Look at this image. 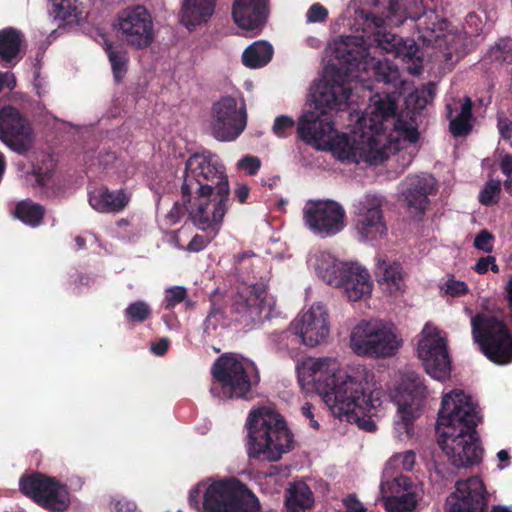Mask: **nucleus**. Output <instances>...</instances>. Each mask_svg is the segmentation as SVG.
<instances>
[{"label": "nucleus", "mask_w": 512, "mask_h": 512, "mask_svg": "<svg viewBox=\"0 0 512 512\" xmlns=\"http://www.w3.org/2000/svg\"><path fill=\"white\" fill-rule=\"evenodd\" d=\"M407 18L421 21L419 25L433 33L442 30L445 24L434 11L412 14L397 0H390L385 20L360 11L355 18V32L362 34L340 36L330 43L335 62L325 67L321 79L312 86L310 108L298 119L297 132L302 141L317 150L330 151L347 164L377 165L395 152L409 148L406 165L411 162L419 132L411 111L397 113L400 93L372 95L351 134L336 131L333 114L348 104L350 81L364 83L374 77L395 88L403 83L398 67L387 59L370 56L369 48L374 43L376 48L403 61L419 59V48L413 39L387 32L384 25L398 26Z\"/></svg>", "instance_id": "nucleus-1"}, {"label": "nucleus", "mask_w": 512, "mask_h": 512, "mask_svg": "<svg viewBox=\"0 0 512 512\" xmlns=\"http://www.w3.org/2000/svg\"><path fill=\"white\" fill-rule=\"evenodd\" d=\"M297 371L299 381L312 385L333 415L352 410L355 407L353 396L361 392V385L372 384L374 375L362 365L344 370L332 357L307 358Z\"/></svg>", "instance_id": "nucleus-2"}, {"label": "nucleus", "mask_w": 512, "mask_h": 512, "mask_svg": "<svg viewBox=\"0 0 512 512\" xmlns=\"http://www.w3.org/2000/svg\"><path fill=\"white\" fill-rule=\"evenodd\" d=\"M247 453L250 458L278 461L293 445L283 418L270 406L252 410L246 420Z\"/></svg>", "instance_id": "nucleus-3"}, {"label": "nucleus", "mask_w": 512, "mask_h": 512, "mask_svg": "<svg viewBox=\"0 0 512 512\" xmlns=\"http://www.w3.org/2000/svg\"><path fill=\"white\" fill-rule=\"evenodd\" d=\"M189 502L202 512H260L256 496L236 478L198 483L190 491Z\"/></svg>", "instance_id": "nucleus-4"}, {"label": "nucleus", "mask_w": 512, "mask_h": 512, "mask_svg": "<svg viewBox=\"0 0 512 512\" xmlns=\"http://www.w3.org/2000/svg\"><path fill=\"white\" fill-rule=\"evenodd\" d=\"M402 344L397 327L379 318L361 319L349 333V348L359 357L390 358L397 354Z\"/></svg>", "instance_id": "nucleus-5"}, {"label": "nucleus", "mask_w": 512, "mask_h": 512, "mask_svg": "<svg viewBox=\"0 0 512 512\" xmlns=\"http://www.w3.org/2000/svg\"><path fill=\"white\" fill-rule=\"evenodd\" d=\"M211 394L218 399L245 398L260 377L253 361L238 354H225L212 366Z\"/></svg>", "instance_id": "nucleus-6"}, {"label": "nucleus", "mask_w": 512, "mask_h": 512, "mask_svg": "<svg viewBox=\"0 0 512 512\" xmlns=\"http://www.w3.org/2000/svg\"><path fill=\"white\" fill-rule=\"evenodd\" d=\"M426 388L418 374L406 371L401 374L400 382L395 388L392 399L397 406L393 424V436L403 442L414 435V421L422 413Z\"/></svg>", "instance_id": "nucleus-7"}, {"label": "nucleus", "mask_w": 512, "mask_h": 512, "mask_svg": "<svg viewBox=\"0 0 512 512\" xmlns=\"http://www.w3.org/2000/svg\"><path fill=\"white\" fill-rule=\"evenodd\" d=\"M330 330V317L326 305L315 302L298 314L290 323L288 330L273 333L271 339L279 349L284 350L289 347L290 336L295 335L301 344L313 348L328 340Z\"/></svg>", "instance_id": "nucleus-8"}, {"label": "nucleus", "mask_w": 512, "mask_h": 512, "mask_svg": "<svg viewBox=\"0 0 512 512\" xmlns=\"http://www.w3.org/2000/svg\"><path fill=\"white\" fill-rule=\"evenodd\" d=\"M182 204L192 223L217 235L230 204V185L182 195Z\"/></svg>", "instance_id": "nucleus-9"}, {"label": "nucleus", "mask_w": 512, "mask_h": 512, "mask_svg": "<svg viewBox=\"0 0 512 512\" xmlns=\"http://www.w3.org/2000/svg\"><path fill=\"white\" fill-rule=\"evenodd\" d=\"M246 126V103L239 93L222 95L213 102L208 129L216 140L234 141L242 134Z\"/></svg>", "instance_id": "nucleus-10"}, {"label": "nucleus", "mask_w": 512, "mask_h": 512, "mask_svg": "<svg viewBox=\"0 0 512 512\" xmlns=\"http://www.w3.org/2000/svg\"><path fill=\"white\" fill-rule=\"evenodd\" d=\"M481 421L477 402L460 389H454L442 396L438 412L437 434L467 431L476 428Z\"/></svg>", "instance_id": "nucleus-11"}, {"label": "nucleus", "mask_w": 512, "mask_h": 512, "mask_svg": "<svg viewBox=\"0 0 512 512\" xmlns=\"http://www.w3.org/2000/svg\"><path fill=\"white\" fill-rule=\"evenodd\" d=\"M471 326L474 340L488 359L499 365L512 362V334L502 321L477 314L471 318Z\"/></svg>", "instance_id": "nucleus-12"}, {"label": "nucleus", "mask_w": 512, "mask_h": 512, "mask_svg": "<svg viewBox=\"0 0 512 512\" xmlns=\"http://www.w3.org/2000/svg\"><path fill=\"white\" fill-rule=\"evenodd\" d=\"M229 185L225 166L219 156L203 151L191 155L186 161L182 195L218 189Z\"/></svg>", "instance_id": "nucleus-13"}, {"label": "nucleus", "mask_w": 512, "mask_h": 512, "mask_svg": "<svg viewBox=\"0 0 512 512\" xmlns=\"http://www.w3.org/2000/svg\"><path fill=\"white\" fill-rule=\"evenodd\" d=\"M417 355L426 372L438 381H445L451 374L447 335L432 323H426L419 334Z\"/></svg>", "instance_id": "nucleus-14"}, {"label": "nucleus", "mask_w": 512, "mask_h": 512, "mask_svg": "<svg viewBox=\"0 0 512 512\" xmlns=\"http://www.w3.org/2000/svg\"><path fill=\"white\" fill-rule=\"evenodd\" d=\"M303 222L317 237H333L346 227V211L334 200H309L303 207Z\"/></svg>", "instance_id": "nucleus-15"}, {"label": "nucleus", "mask_w": 512, "mask_h": 512, "mask_svg": "<svg viewBox=\"0 0 512 512\" xmlns=\"http://www.w3.org/2000/svg\"><path fill=\"white\" fill-rule=\"evenodd\" d=\"M384 197L367 193L352 206L354 225L362 241H375L386 236L388 228L383 213Z\"/></svg>", "instance_id": "nucleus-16"}, {"label": "nucleus", "mask_w": 512, "mask_h": 512, "mask_svg": "<svg viewBox=\"0 0 512 512\" xmlns=\"http://www.w3.org/2000/svg\"><path fill=\"white\" fill-rule=\"evenodd\" d=\"M20 489L50 512H64L71 503L66 485L44 474H33L20 480Z\"/></svg>", "instance_id": "nucleus-17"}, {"label": "nucleus", "mask_w": 512, "mask_h": 512, "mask_svg": "<svg viewBox=\"0 0 512 512\" xmlns=\"http://www.w3.org/2000/svg\"><path fill=\"white\" fill-rule=\"evenodd\" d=\"M114 28L124 42L138 49L148 47L154 38L152 17L141 5L122 10L115 20Z\"/></svg>", "instance_id": "nucleus-18"}, {"label": "nucleus", "mask_w": 512, "mask_h": 512, "mask_svg": "<svg viewBox=\"0 0 512 512\" xmlns=\"http://www.w3.org/2000/svg\"><path fill=\"white\" fill-rule=\"evenodd\" d=\"M275 307V299L269 295L264 283L243 284L234 297L233 312L243 323H251L261 318H270Z\"/></svg>", "instance_id": "nucleus-19"}, {"label": "nucleus", "mask_w": 512, "mask_h": 512, "mask_svg": "<svg viewBox=\"0 0 512 512\" xmlns=\"http://www.w3.org/2000/svg\"><path fill=\"white\" fill-rule=\"evenodd\" d=\"M380 495L387 512H413L423 496L422 486L406 476L383 478Z\"/></svg>", "instance_id": "nucleus-20"}, {"label": "nucleus", "mask_w": 512, "mask_h": 512, "mask_svg": "<svg viewBox=\"0 0 512 512\" xmlns=\"http://www.w3.org/2000/svg\"><path fill=\"white\" fill-rule=\"evenodd\" d=\"M448 434H437L438 443L454 466L466 467L480 461L483 450L476 428Z\"/></svg>", "instance_id": "nucleus-21"}, {"label": "nucleus", "mask_w": 512, "mask_h": 512, "mask_svg": "<svg viewBox=\"0 0 512 512\" xmlns=\"http://www.w3.org/2000/svg\"><path fill=\"white\" fill-rule=\"evenodd\" d=\"M365 386L361 387L358 395L353 396L355 407L352 410L334 416L340 419L345 417L348 422H355L359 428L372 432L376 428L372 417L378 416L382 411L383 389L375 375L372 376V384Z\"/></svg>", "instance_id": "nucleus-22"}, {"label": "nucleus", "mask_w": 512, "mask_h": 512, "mask_svg": "<svg viewBox=\"0 0 512 512\" xmlns=\"http://www.w3.org/2000/svg\"><path fill=\"white\" fill-rule=\"evenodd\" d=\"M0 140L19 154L29 151L34 137L29 122L11 106L0 109Z\"/></svg>", "instance_id": "nucleus-23"}, {"label": "nucleus", "mask_w": 512, "mask_h": 512, "mask_svg": "<svg viewBox=\"0 0 512 512\" xmlns=\"http://www.w3.org/2000/svg\"><path fill=\"white\" fill-rule=\"evenodd\" d=\"M487 503L483 481L472 477L456 483L455 491L447 499L446 512H485Z\"/></svg>", "instance_id": "nucleus-24"}, {"label": "nucleus", "mask_w": 512, "mask_h": 512, "mask_svg": "<svg viewBox=\"0 0 512 512\" xmlns=\"http://www.w3.org/2000/svg\"><path fill=\"white\" fill-rule=\"evenodd\" d=\"M338 289L349 302H363L371 298L374 283L369 270L358 262H351L341 277Z\"/></svg>", "instance_id": "nucleus-25"}, {"label": "nucleus", "mask_w": 512, "mask_h": 512, "mask_svg": "<svg viewBox=\"0 0 512 512\" xmlns=\"http://www.w3.org/2000/svg\"><path fill=\"white\" fill-rule=\"evenodd\" d=\"M435 192L436 181L433 176L429 174L408 176L401 188L407 212L412 217L424 214L429 205L428 196Z\"/></svg>", "instance_id": "nucleus-26"}, {"label": "nucleus", "mask_w": 512, "mask_h": 512, "mask_svg": "<svg viewBox=\"0 0 512 512\" xmlns=\"http://www.w3.org/2000/svg\"><path fill=\"white\" fill-rule=\"evenodd\" d=\"M352 261H344L327 250H315L307 257L308 269L326 285L335 288Z\"/></svg>", "instance_id": "nucleus-27"}, {"label": "nucleus", "mask_w": 512, "mask_h": 512, "mask_svg": "<svg viewBox=\"0 0 512 512\" xmlns=\"http://www.w3.org/2000/svg\"><path fill=\"white\" fill-rule=\"evenodd\" d=\"M374 273L378 286L385 295L399 297L405 293L406 273L397 260L386 256H377Z\"/></svg>", "instance_id": "nucleus-28"}, {"label": "nucleus", "mask_w": 512, "mask_h": 512, "mask_svg": "<svg viewBox=\"0 0 512 512\" xmlns=\"http://www.w3.org/2000/svg\"><path fill=\"white\" fill-rule=\"evenodd\" d=\"M267 0H235L232 16L235 24L246 31L262 28L267 19Z\"/></svg>", "instance_id": "nucleus-29"}, {"label": "nucleus", "mask_w": 512, "mask_h": 512, "mask_svg": "<svg viewBox=\"0 0 512 512\" xmlns=\"http://www.w3.org/2000/svg\"><path fill=\"white\" fill-rule=\"evenodd\" d=\"M131 195L124 189L109 190L101 186L89 192V204L101 213H117L129 203Z\"/></svg>", "instance_id": "nucleus-30"}, {"label": "nucleus", "mask_w": 512, "mask_h": 512, "mask_svg": "<svg viewBox=\"0 0 512 512\" xmlns=\"http://www.w3.org/2000/svg\"><path fill=\"white\" fill-rule=\"evenodd\" d=\"M217 0H183L180 22L189 30L207 23L214 14Z\"/></svg>", "instance_id": "nucleus-31"}, {"label": "nucleus", "mask_w": 512, "mask_h": 512, "mask_svg": "<svg viewBox=\"0 0 512 512\" xmlns=\"http://www.w3.org/2000/svg\"><path fill=\"white\" fill-rule=\"evenodd\" d=\"M458 103L453 100V105H457ZM460 104V112L456 117L452 118V104L448 103L446 105L447 115L450 120V132L456 136H464L467 135L471 129V119H472V101L470 98L466 97L462 102L459 101Z\"/></svg>", "instance_id": "nucleus-32"}, {"label": "nucleus", "mask_w": 512, "mask_h": 512, "mask_svg": "<svg viewBox=\"0 0 512 512\" xmlns=\"http://www.w3.org/2000/svg\"><path fill=\"white\" fill-rule=\"evenodd\" d=\"M273 54L274 49L269 42L255 41L243 51L242 62L251 69L262 68L271 61Z\"/></svg>", "instance_id": "nucleus-33"}, {"label": "nucleus", "mask_w": 512, "mask_h": 512, "mask_svg": "<svg viewBox=\"0 0 512 512\" xmlns=\"http://www.w3.org/2000/svg\"><path fill=\"white\" fill-rule=\"evenodd\" d=\"M313 494L304 482L290 484L286 492V507L288 512H304L313 505Z\"/></svg>", "instance_id": "nucleus-34"}, {"label": "nucleus", "mask_w": 512, "mask_h": 512, "mask_svg": "<svg viewBox=\"0 0 512 512\" xmlns=\"http://www.w3.org/2000/svg\"><path fill=\"white\" fill-rule=\"evenodd\" d=\"M22 34L14 28L0 31V58L6 62L14 60L20 52Z\"/></svg>", "instance_id": "nucleus-35"}, {"label": "nucleus", "mask_w": 512, "mask_h": 512, "mask_svg": "<svg viewBox=\"0 0 512 512\" xmlns=\"http://www.w3.org/2000/svg\"><path fill=\"white\" fill-rule=\"evenodd\" d=\"M48 11L55 19L68 22H77L82 14L77 0H50Z\"/></svg>", "instance_id": "nucleus-36"}, {"label": "nucleus", "mask_w": 512, "mask_h": 512, "mask_svg": "<svg viewBox=\"0 0 512 512\" xmlns=\"http://www.w3.org/2000/svg\"><path fill=\"white\" fill-rule=\"evenodd\" d=\"M104 50L107 53L111 64L114 78L117 82L121 81L127 71L128 54L121 46H113L108 41L104 42Z\"/></svg>", "instance_id": "nucleus-37"}, {"label": "nucleus", "mask_w": 512, "mask_h": 512, "mask_svg": "<svg viewBox=\"0 0 512 512\" xmlns=\"http://www.w3.org/2000/svg\"><path fill=\"white\" fill-rule=\"evenodd\" d=\"M436 93V85L432 82L422 85L411 92L405 102L411 111L421 110L433 101Z\"/></svg>", "instance_id": "nucleus-38"}, {"label": "nucleus", "mask_w": 512, "mask_h": 512, "mask_svg": "<svg viewBox=\"0 0 512 512\" xmlns=\"http://www.w3.org/2000/svg\"><path fill=\"white\" fill-rule=\"evenodd\" d=\"M43 214L44 211L40 205L28 201L19 203L15 209L16 217L24 224L32 227L41 222Z\"/></svg>", "instance_id": "nucleus-39"}, {"label": "nucleus", "mask_w": 512, "mask_h": 512, "mask_svg": "<svg viewBox=\"0 0 512 512\" xmlns=\"http://www.w3.org/2000/svg\"><path fill=\"white\" fill-rule=\"evenodd\" d=\"M470 289L465 281L456 279L454 275H448L440 284V293L444 297L460 298L469 293Z\"/></svg>", "instance_id": "nucleus-40"}, {"label": "nucleus", "mask_w": 512, "mask_h": 512, "mask_svg": "<svg viewBox=\"0 0 512 512\" xmlns=\"http://www.w3.org/2000/svg\"><path fill=\"white\" fill-rule=\"evenodd\" d=\"M501 193V181L489 180L479 192V202L484 206H493L499 202Z\"/></svg>", "instance_id": "nucleus-41"}, {"label": "nucleus", "mask_w": 512, "mask_h": 512, "mask_svg": "<svg viewBox=\"0 0 512 512\" xmlns=\"http://www.w3.org/2000/svg\"><path fill=\"white\" fill-rule=\"evenodd\" d=\"M416 463V455L413 451L408 450L403 453L393 455L386 464L384 469V477L390 476L389 470L393 467L401 466L403 470L411 471Z\"/></svg>", "instance_id": "nucleus-42"}, {"label": "nucleus", "mask_w": 512, "mask_h": 512, "mask_svg": "<svg viewBox=\"0 0 512 512\" xmlns=\"http://www.w3.org/2000/svg\"><path fill=\"white\" fill-rule=\"evenodd\" d=\"M491 61L506 62L512 60V39H501L488 52Z\"/></svg>", "instance_id": "nucleus-43"}, {"label": "nucleus", "mask_w": 512, "mask_h": 512, "mask_svg": "<svg viewBox=\"0 0 512 512\" xmlns=\"http://www.w3.org/2000/svg\"><path fill=\"white\" fill-rule=\"evenodd\" d=\"M151 314L150 306L144 301L131 303L125 309V316L132 322H144Z\"/></svg>", "instance_id": "nucleus-44"}, {"label": "nucleus", "mask_w": 512, "mask_h": 512, "mask_svg": "<svg viewBox=\"0 0 512 512\" xmlns=\"http://www.w3.org/2000/svg\"><path fill=\"white\" fill-rule=\"evenodd\" d=\"M294 126L295 121L292 117L280 115L275 118L272 125V131L277 137L285 138L290 134Z\"/></svg>", "instance_id": "nucleus-45"}, {"label": "nucleus", "mask_w": 512, "mask_h": 512, "mask_svg": "<svg viewBox=\"0 0 512 512\" xmlns=\"http://www.w3.org/2000/svg\"><path fill=\"white\" fill-rule=\"evenodd\" d=\"M474 247L484 253H491L494 248V236L486 229L481 230L474 238Z\"/></svg>", "instance_id": "nucleus-46"}, {"label": "nucleus", "mask_w": 512, "mask_h": 512, "mask_svg": "<svg viewBox=\"0 0 512 512\" xmlns=\"http://www.w3.org/2000/svg\"><path fill=\"white\" fill-rule=\"evenodd\" d=\"M236 166L248 175H255L261 167V160L256 156L246 155L237 162Z\"/></svg>", "instance_id": "nucleus-47"}, {"label": "nucleus", "mask_w": 512, "mask_h": 512, "mask_svg": "<svg viewBox=\"0 0 512 512\" xmlns=\"http://www.w3.org/2000/svg\"><path fill=\"white\" fill-rule=\"evenodd\" d=\"M186 297V290L182 286L172 287L166 290L165 301L166 308H172L175 305L184 301Z\"/></svg>", "instance_id": "nucleus-48"}, {"label": "nucleus", "mask_w": 512, "mask_h": 512, "mask_svg": "<svg viewBox=\"0 0 512 512\" xmlns=\"http://www.w3.org/2000/svg\"><path fill=\"white\" fill-rule=\"evenodd\" d=\"M328 17V10L319 3H314L306 12L307 23L323 22Z\"/></svg>", "instance_id": "nucleus-49"}, {"label": "nucleus", "mask_w": 512, "mask_h": 512, "mask_svg": "<svg viewBox=\"0 0 512 512\" xmlns=\"http://www.w3.org/2000/svg\"><path fill=\"white\" fill-rule=\"evenodd\" d=\"M489 269L494 273L499 272V266L496 264V258L490 255L479 258L473 267V270L478 274H485Z\"/></svg>", "instance_id": "nucleus-50"}, {"label": "nucleus", "mask_w": 512, "mask_h": 512, "mask_svg": "<svg viewBox=\"0 0 512 512\" xmlns=\"http://www.w3.org/2000/svg\"><path fill=\"white\" fill-rule=\"evenodd\" d=\"M215 236L216 235H214V232L211 231L210 234L206 236L195 235L189 242L186 249L191 252H199L203 250Z\"/></svg>", "instance_id": "nucleus-51"}, {"label": "nucleus", "mask_w": 512, "mask_h": 512, "mask_svg": "<svg viewBox=\"0 0 512 512\" xmlns=\"http://www.w3.org/2000/svg\"><path fill=\"white\" fill-rule=\"evenodd\" d=\"M34 178L37 184L42 188H50L54 184L52 171H46L42 172L41 169H39L37 172L34 173Z\"/></svg>", "instance_id": "nucleus-52"}, {"label": "nucleus", "mask_w": 512, "mask_h": 512, "mask_svg": "<svg viewBox=\"0 0 512 512\" xmlns=\"http://www.w3.org/2000/svg\"><path fill=\"white\" fill-rule=\"evenodd\" d=\"M344 510L341 512H365L363 504L353 495H349L343 500Z\"/></svg>", "instance_id": "nucleus-53"}, {"label": "nucleus", "mask_w": 512, "mask_h": 512, "mask_svg": "<svg viewBox=\"0 0 512 512\" xmlns=\"http://www.w3.org/2000/svg\"><path fill=\"white\" fill-rule=\"evenodd\" d=\"M112 505L115 512H133L136 508L134 502L125 498L115 499Z\"/></svg>", "instance_id": "nucleus-54"}, {"label": "nucleus", "mask_w": 512, "mask_h": 512, "mask_svg": "<svg viewBox=\"0 0 512 512\" xmlns=\"http://www.w3.org/2000/svg\"><path fill=\"white\" fill-rule=\"evenodd\" d=\"M498 129L501 136L504 139H510L512 137V122L507 118H499Z\"/></svg>", "instance_id": "nucleus-55"}, {"label": "nucleus", "mask_w": 512, "mask_h": 512, "mask_svg": "<svg viewBox=\"0 0 512 512\" xmlns=\"http://www.w3.org/2000/svg\"><path fill=\"white\" fill-rule=\"evenodd\" d=\"M250 189L245 183H237L234 188V196L240 203H245L248 199Z\"/></svg>", "instance_id": "nucleus-56"}, {"label": "nucleus", "mask_w": 512, "mask_h": 512, "mask_svg": "<svg viewBox=\"0 0 512 512\" xmlns=\"http://www.w3.org/2000/svg\"><path fill=\"white\" fill-rule=\"evenodd\" d=\"M301 412H302V415L309 420V425L312 428H314V429H318L319 428V423L314 419V414H313V411H312V406L309 403H305L301 407Z\"/></svg>", "instance_id": "nucleus-57"}, {"label": "nucleus", "mask_w": 512, "mask_h": 512, "mask_svg": "<svg viewBox=\"0 0 512 512\" xmlns=\"http://www.w3.org/2000/svg\"><path fill=\"white\" fill-rule=\"evenodd\" d=\"M500 168L503 174L507 177L512 175V156L510 154H504L501 156Z\"/></svg>", "instance_id": "nucleus-58"}, {"label": "nucleus", "mask_w": 512, "mask_h": 512, "mask_svg": "<svg viewBox=\"0 0 512 512\" xmlns=\"http://www.w3.org/2000/svg\"><path fill=\"white\" fill-rule=\"evenodd\" d=\"M169 346V341L166 338L159 340L158 342L152 344L151 351L153 354L157 356H162L166 353Z\"/></svg>", "instance_id": "nucleus-59"}, {"label": "nucleus", "mask_w": 512, "mask_h": 512, "mask_svg": "<svg viewBox=\"0 0 512 512\" xmlns=\"http://www.w3.org/2000/svg\"><path fill=\"white\" fill-rule=\"evenodd\" d=\"M3 86L9 89H13L16 86V78L11 72H2Z\"/></svg>", "instance_id": "nucleus-60"}, {"label": "nucleus", "mask_w": 512, "mask_h": 512, "mask_svg": "<svg viewBox=\"0 0 512 512\" xmlns=\"http://www.w3.org/2000/svg\"><path fill=\"white\" fill-rule=\"evenodd\" d=\"M478 21H480L479 16L475 13H470L466 18V22L469 26H474L476 31L482 32L484 31V27L478 26Z\"/></svg>", "instance_id": "nucleus-61"}, {"label": "nucleus", "mask_w": 512, "mask_h": 512, "mask_svg": "<svg viewBox=\"0 0 512 512\" xmlns=\"http://www.w3.org/2000/svg\"><path fill=\"white\" fill-rule=\"evenodd\" d=\"M497 458L499 460L500 463H503V462H508L509 461V454L506 450H500L498 453H497Z\"/></svg>", "instance_id": "nucleus-62"}, {"label": "nucleus", "mask_w": 512, "mask_h": 512, "mask_svg": "<svg viewBox=\"0 0 512 512\" xmlns=\"http://www.w3.org/2000/svg\"><path fill=\"white\" fill-rule=\"evenodd\" d=\"M504 187H505V189H506V191H507V192L512 193V180L508 178V179L504 182Z\"/></svg>", "instance_id": "nucleus-63"}, {"label": "nucleus", "mask_w": 512, "mask_h": 512, "mask_svg": "<svg viewBox=\"0 0 512 512\" xmlns=\"http://www.w3.org/2000/svg\"><path fill=\"white\" fill-rule=\"evenodd\" d=\"M492 512H512L511 510H509L508 508L506 507H503V506H496L492 509Z\"/></svg>", "instance_id": "nucleus-64"}]
</instances>
